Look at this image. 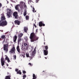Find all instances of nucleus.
Segmentation results:
<instances>
[{"label":"nucleus","instance_id":"1","mask_svg":"<svg viewBox=\"0 0 79 79\" xmlns=\"http://www.w3.org/2000/svg\"><path fill=\"white\" fill-rule=\"evenodd\" d=\"M30 41L31 42H34L38 40L39 38L34 33H31L30 36Z\"/></svg>","mask_w":79,"mask_h":79},{"label":"nucleus","instance_id":"2","mask_svg":"<svg viewBox=\"0 0 79 79\" xmlns=\"http://www.w3.org/2000/svg\"><path fill=\"white\" fill-rule=\"evenodd\" d=\"M6 19L4 15H2L1 17V20H0V26L4 27V26H6L7 24V22L6 20H5Z\"/></svg>","mask_w":79,"mask_h":79},{"label":"nucleus","instance_id":"3","mask_svg":"<svg viewBox=\"0 0 79 79\" xmlns=\"http://www.w3.org/2000/svg\"><path fill=\"white\" fill-rule=\"evenodd\" d=\"M23 38L21 37L18 38V46L16 47V49L17 52L19 53H20V46L19 45H20V43H21V41H23Z\"/></svg>","mask_w":79,"mask_h":79},{"label":"nucleus","instance_id":"4","mask_svg":"<svg viewBox=\"0 0 79 79\" xmlns=\"http://www.w3.org/2000/svg\"><path fill=\"white\" fill-rule=\"evenodd\" d=\"M8 45L7 44H4L3 47L4 50L6 51V53H7L8 51Z\"/></svg>","mask_w":79,"mask_h":79},{"label":"nucleus","instance_id":"5","mask_svg":"<svg viewBox=\"0 0 79 79\" xmlns=\"http://www.w3.org/2000/svg\"><path fill=\"white\" fill-rule=\"evenodd\" d=\"M8 10L9 11H8L7 13V16L10 18L11 16V12H12L11 10L10 9H8Z\"/></svg>","mask_w":79,"mask_h":79},{"label":"nucleus","instance_id":"6","mask_svg":"<svg viewBox=\"0 0 79 79\" xmlns=\"http://www.w3.org/2000/svg\"><path fill=\"white\" fill-rule=\"evenodd\" d=\"M13 15L15 17V19H17L18 16V12L16 11L14 12L13 13Z\"/></svg>","mask_w":79,"mask_h":79},{"label":"nucleus","instance_id":"7","mask_svg":"<svg viewBox=\"0 0 79 79\" xmlns=\"http://www.w3.org/2000/svg\"><path fill=\"white\" fill-rule=\"evenodd\" d=\"M15 46L13 47L12 48L10 49V52L11 53H15Z\"/></svg>","mask_w":79,"mask_h":79},{"label":"nucleus","instance_id":"8","mask_svg":"<svg viewBox=\"0 0 79 79\" xmlns=\"http://www.w3.org/2000/svg\"><path fill=\"white\" fill-rule=\"evenodd\" d=\"M36 47H35V48H34V51L32 53V54L31 55V56L33 57L35 56V55L36 54Z\"/></svg>","mask_w":79,"mask_h":79},{"label":"nucleus","instance_id":"9","mask_svg":"<svg viewBox=\"0 0 79 79\" xmlns=\"http://www.w3.org/2000/svg\"><path fill=\"white\" fill-rule=\"evenodd\" d=\"M14 23L15 25H20V21L19 20H15L14 21Z\"/></svg>","mask_w":79,"mask_h":79},{"label":"nucleus","instance_id":"10","mask_svg":"<svg viewBox=\"0 0 79 79\" xmlns=\"http://www.w3.org/2000/svg\"><path fill=\"white\" fill-rule=\"evenodd\" d=\"M39 25L40 27H44L45 26V24L43 23L42 21H40L39 23Z\"/></svg>","mask_w":79,"mask_h":79},{"label":"nucleus","instance_id":"11","mask_svg":"<svg viewBox=\"0 0 79 79\" xmlns=\"http://www.w3.org/2000/svg\"><path fill=\"white\" fill-rule=\"evenodd\" d=\"M23 2H20V7L22 9H24V8L23 6Z\"/></svg>","mask_w":79,"mask_h":79},{"label":"nucleus","instance_id":"12","mask_svg":"<svg viewBox=\"0 0 79 79\" xmlns=\"http://www.w3.org/2000/svg\"><path fill=\"white\" fill-rule=\"evenodd\" d=\"M17 38H18V36H17L16 35H15L13 37V41L15 43L16 42Z\"/></svg>","mask_w":79,"mask_h":79},{"label":"nucleus","instance_id":"13","mask_svg":"<svg viewBox=\"0 0 79 79\" xmlns=\"http://www.w3.org/2000/svg\"><path fill=\"white\" fill-rule=\"evenodd\" d=\"M48 53V50H44V55L47 56Z\"/></svg>","mask_w":79,"mask_h":79},{"label":"nucleus","instance_id":"14","mask_svg":"<svg viewBox=\"0 0 79 79\" xmlns=\"http://www.w3.org/2000/svg\"><path fill=\"white\" fill-rule=\"evenodd\" d=\"M20 6L19 4L17 5L15 7V9L16 10H17L18 11L19 10V6Z\"/></svg>","mask_w":79,"mask_h":79},{"label":"nucleus","instance_id":"15","mask_svg":"<svg viewBox=\"0 0 79 79\" xmlns=\"http://www.w3.org/2000/svg\"><path fill=\"white\" fill-rule=\"evenodd\" d=\"M5 59L6 60H7V62H8V63H9L10 62V59L9 58V57H8V56H6V57L5 58Z\"/></svg>","mask_w":79,"mask_h":79},{"label":"nucleus","instance_id":"16","mask_svg":"<svg viewBox=\"0 0 79 79\" xmlns=\"http://www.w3.org/2000/svg\"><path fill=\"white\" fill-rule=\"evenodd\" d=\"M28 30V28L26 27H25L23 29L24 31L25 32H27V31Z\"/></svg>","mask_w":79,"mask_h":79},{"label":"nucleus","instance_id":"17","mask_svg":"<svg viewBox=\"0 0 79 79\" xmlns=\"http://www.w3.org/2000/svg\"><path fill=\"white\" fill-rule=\"evenodd\" d=\"M27 10H25L24 12L23 15L24 16H26L27 15Z\"/></svg>","mask_w":79,"mask_h":79},{"label":"nucleus","instance_id":"18","mask_svg":"<svg viewBox=\"0 0 79 79\" xmlns=\"http://www.w3.org/2000/svg\"><path fill=\"white\" fill-rule=\"evenodd\" d=\"M23 35V33H21L19 34L18 36V38H21L22 37Z\"/></svg>","mask_w":79,"mask_h":79},{"label":"nucleus","instance_id":"19","mask_svg":"<svg viewBox=\"0 0 79 79\" xmlns=\"http://www.w3.org/2000/svg\"><path fill=\"white\" fill-rule=\"evenodd\" d=\"M11 76L10 75H8L7 76H6L5 77V79H10Z\"/></svg>","mask_w":79,"mask_h":79},{"label":"nucleus","instance_id":"20","mask_svg":"<svg viewBox=\"0 0 79 79\" xmlns=\"http://www.w3.org/2000/svg\"><path fill=\"white\" fill-rule=\"evenodd\" d=\"M37 77H36V75L35 74H33V79H36Z\"/></svg>","mask_w":79,"mask_h":79},{"label":"nucleus","instance_id":"21","mask_svg":"<svg viewBox=\"0 0 79 79\" xmlns=\"http://www.w3.org/2000/svg\"><path fill=\"white\" fill-rule=\"evenodd\" d=\"M5 61H2L1 62V65L3 67L4 65L5 64Z\"/></svg>","mask_w":79,"mask_h":79},{"label":"nucleus","instance_id":"22","mask_svg":"<svg viewBox=\"0 0 79 79\" xmlns=\"http://www.w3.org/2000/svg\"><path fill=\"white\" fill-rule=\"evenodd\" d=\"M17 74H19L20 75H21L22 74V72H21V70H19L18 72H17Z\"/></svg>","mask_w":79,"mask_h":79},{"label":"nucleus","instance_id":"23","mask_svg":"<svg viewBox=\"0 0 79 79\" xmlns=\"http://www.w3.org/2000/svg\"><path fill=\"white\" fill-rule=\"evenodd\" d=\"M1 38L2 39H5L6 38V36H5V35H2L1 36Z\"/></svg>","mask_w":79,"mask_h":79},{"label":"nucleus","instance_id":"24","mask_svg":"<svg viewBox=\"0 0 79 79\" xmlns=\"http://www.w3.org/2000/svg\"><path fill=\"white\" fill-rule=\"evenodd\" d=\"M24 39L25 40L26 42L28 41V38L27 36H25L24 38Z\"/></svg>","mask_w":79,"mask_h":79},{"label":"nucleus","instance_id":"25","mask_svg":"<svg viewBox=\"0 0 79 79\" xmlns=\"http://www.w3.org/2000/svg\"><path fill=\"white\" fill-rule=\"evenodd\" d=\"M29 16L28 15L26 16V20H28L29 19Z\"/></svg>","mask_w":79,"mask_h":79},{"label":"nucleus","instance_id":"26","mask_svg":"<svg viewBox=\"0 0 79 79\" xmlns=\"http://www.w3.org/2000/svg\"><path fill=\"white\" fill-rule=\"evenodd\" d=\"M25 47V49L26 50H27L28 49L29 47H28V46H26Z\"/></svg>","mask_w":79,"mask_h":79},{"label":"nucleus","instance_id":"27","mask_svg":"<svg viewBox=\"0 0 79 79\" xmlns=\"http://www.w3.org/2000/svg\"><path fill=\"white\" fill-rule=\"evenodd\" d=\"M44 47L45 48L46 50H48V46L47 45H46Z\"/></svg>","mask_w":79,"mask_h":79},{"label":"nucleus","instance_id":"28","mask_svg":"<svg viewBox=\"0 0 79 79\" xmlns=\"http://www.w3.org/2000/svg\"><path fill=\"white\" fill-rule=\"evenodd\" d=\"M22 56H23V58H24L25 57V54H24V53H23L22 54Z\"/></svg>","mask_w":79,"mask_h":79},{"label":"nucleus","instance_id":"29","mask_svg":"<svg viewBox=\"0 0 79 79\" xmlns=\"http://www.w3.org/2000/svg\"><path fill=\"white\" fill-rule=\"evenodd\" d=\"M24 46L25 47H26V46H28V44L27 43H24Z\"/></svg>","mask_w":79,"mask_h":79},{"label":"nucleus","instance_id":"30","mask_svg":"<svg viewBox=\"0 0 79 79\" xmlns=\"http://www.w3.org/2000/svg\"><path fill=\"white\" fill-rule=\"evenodd\" d=\"M26 57H29V54L28 53H27L26 54Z\"/></svg>","mask_w":79,"mask_h":79},{"label":"nucleus","instance_id":"31","mask_svg":"<svg viewBox=\"0 0 79 79\" xmlns=\"http://www.w3.org/2000/svg\"><path fill=\"white\" fill-rule=\"evenodd\" d=\"M5 60H4V59L3 58V57H2L1 59V62L2 61H4Z\"/></svg>","mask_w":79,"mask_h":79},{"label":"nucleus","instance_id":"32","mask_svg":"<svg viewBox=\"0 0 79 79\" xmlns=\"http://www.w3.org/2000/svg\"><path fill=\"white\" fill-rule=\"evenodd\" d=\"M27 77V75H25V74H24V75H23V78H26Z\"/></svg>","mask_w":79,"mask_h":79},{"label":"nucleus","instance_id":"33","mask_svg":"<svg viewBox=\"0 0 79 79\" xmlns=\"http://www.w3.org/2000/svg\"><path fill=\"white\" fill-rule=\"evenodd\" d=\"M23 74H26V71H25V70H23Z\"/></svg>","mask_w":79,"mask_h":79},{"label":"nucleus","instance_id":"34","mask_svg":"<svg viewBox=\"0 0 79 79\" xmlns=\"http://www.w3.org/2000/svg\"><path fill=\"white\" fill-rule=\"evenodd\" d=\"M32 11L33 12H35V8H34V7H33V10H32Z\"/></svg>","mask_w":79,"mask_h":79},{"label":"nucleus","instance_id":"35","mask_svg":"<svg viewBox=\"0 0 79 79\" xmlns=\"http://www.w3.org/2000/svg\"><path fill=\"white\" fill-rule=\"evenodd\" d=\"M2 4L1 3H0V8L2 7Z\"/></svg>","mask_w":79,"mask_h":79},{"label":"nucleus","instance_id":"36","mask_svg":"<svg viewBox=\"0 0 79 79\" xmlns=\"http://www.w3.org/2000/svg\"><path fill=\"white\" fill-rule=\"evenodd\" d=\"M15 71L16 72H17L18 71L19 69H15Z\"/></svg>","mask_w":79,"mask_h":79},{"label":"nucleus","instance_id":"37","mask_svg":"<svg viewBox=\"0 0 79 79\" xmlns=\"http://www.w3.org/2000/svg\"><path fill=\"white\" fill-rule=\"evenodd\" d=\"M24 8H27V6L26 4L24 5Z\"/></svg>","mask_w":79,"mask_h":79},{"label":"nucleus","instance_id":"38","mask_svg":"<svg viewBox=\"0 0 79 79\" xmlns=\"http://www.w3.org/2000/svg\"><path fill=\"white\" fill-rule=\"evenodd\" d=\"M14 58L15 59V60H16V56H14Z\"/></svg>","mask_w":79,"mask_h":79},{"label":"nucleus","instance_id":"39","mask_svg":"<svg viewBox=\"0 0 79 79\" xmlns=\"http://www.w3.org/2000/svg\"><path fill=\"white\" fill-rule=\"evenodd\" d=\"M28 64L30 65L31 66H32V64H31V63H29Z\"/></svg>","mask_w":79,"mask_h":79},{"label":"nucleus","instance_id":"40","mask_svg":"<svg viewBox=\"0 0 79 79\" xmlns=\"http://www.w3.org/2000/svg\"><path fill=\"white\" fill-rule=\"evenodd\" d=\"M34 26L35 27V28L37 27V26L35 24H34Z\"/></svg>","mask_w":79,"mask_h":79},{"label":"nucleus","instance_id":"41","mask_svg":"<svg viewBox=\"0 0 79 79\" xmlns=\"http://www.w3.org/2000/svg\"><path fill=\"white\" fill-rule=\"evenodd\" d=\"M39 0H36V3H37V2H39Z\"/></svg>","mask_w":79,"mask_h":79},{"label":"nucleus","instance_id":"42","mask_svg":"<svg viewBox=\"0 0 79 79\" xmlns=\"http://www.w3.org/2000/svg\"><path fill=\"white\" fill-rule=\"evenodd\" d=\"M0 31L2 32H3V30H0Z\"/></svg>","mask_w":79,"mask_h":79},{"label":"nucleus","instance_id":"43","mask_svg":"<svg viewBox=\"0 0 79 79\" xmlns=\"http://www.w3.org/2000/svg\"><path fill=\"white\" fill-rule=\"evenodd\" d=\"M5 39H4V40H3V42L4 43V42H5Z\"/></svg>","mask_w":79,"mask_h":79},{"label":"nucleus","instance_id":"44","mask_svg":"<svg viewBox=\"0 0 79 79\" xmlns=\"http://www.w3.org/2000/svg\"><path fill=\"white\" fill-rule=\"evenodd\" d=\"M6 66H9L8 64H6Z\"/></svg>","mask_w":79,"mask_h":79},{"label":"nucleus","instance_id":"45","mask_svg":"<svg viewBox=\"0 0 79 79\" xmlns=\"http://www.w3.org/2000/svg\"><path fill=\"white\" fill-rule=\"evenodd\" d=\"M0 41L2 40V38H0Z\"/></svg>","mask_w":79,"mask_h":79},{"label":"nucleus","instance_id":"46","mask_svg":"<svg viewBox=\"0 0 79 79\" xmlns=\"http://www.w3.org/2000/svg\"><path fill=\"white\" fill-rule=\"evenodd\" d=\"M45 58L46 59H47V57H45Z\"/></svg>","mask_w":79,"mask_h":79},{"label":"nucleus","instance_id":"47","mask_svg":"<svg viewBox=\"0 0 79 79\" xmlns=\"http://www.w3.org/2000/svg\"><path fill=\"white\" fill-rule=\"evenodd\" d=\"M31 59H33V57H31Z\"/></svg>","mask_w":79,"mask_h":79},{"label":"nucleus","instance_id":"48","mask_svg":"<svg viewBox=\"0 0 79 79\" xmlns=\"http://www.w3.org/2000/svg\"><path fill=\"white\" fill-rule=\"evenodd\" d=\"M36 10H35V12H36Z\"/></svg>","mask_w":79,"mask_h":79},{"label":"nucleus","instance_id":"49","mask_svg":"<svg viewBox=\"0 0 79 79\" xmlns=\"http://www.w3.org/2000/svg\"><path fill=\"white\" fill-rule=\"evenodd\" d=\"M44 44H45V42L44 43Z\"/></svg>","mask_w":79,"mask_h":79},{"label":"nucleus","instance_id":"50","mask_svg":"<svg viewBox=\"0 0 79 79\" xmlns=\"http://www.w3.org/2000/svg\"><path fill=\"white\" fill-rule=\"evenodd\" d=\"M23 79H25V78H23Z\"/></svg>","mask_w":79,"mask_h":79},{"label":"nucleus","instance_id":"51","mask_svg":"<svg viewBox=\"0 0 79 79\" xmlns=\"http://www.w3.org/2000/svg\"><path fill=\"white\" fill-rule=\"evenodd\" d=\"M43 72H44V71H43Z\"/></svg>","mask_w":79,"mask_h":79},{"label":"nucleus","instance_id":"52","mask_svg":"<svg viewBox=\"0 0 79 79\" xmlns=\"http://www.w3.org/2000/svg\"><path fill=\"white\" fill-rule=\"evenodd\" d=\"M1 75V74H0V75Z\"/></svg>","mask_w":79,"mask_h":79}]
</instances>
